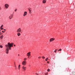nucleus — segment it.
I'll use <instances>...</instances> for the list:
<instances>
[{
	"label": "nucleus",
	"instance_id": "obj_1",
	"mask_svg": "<svg viewBox=\"0 0 75 75\" xmlns=\"http://www.w3.org/2000/svg\"><path fill=\"white\" fill-rule=\"evenodd\" d=\"M13 44H14V43H10V42H8V45H5V47H6V54H8V51H9V50H11V47H13Z\"/></svg>",
	"mask_w": 75,
	"mask_h": 75
},
{
	"label": "nucleus",
	"instance_id": "obj_2",
	"mask_svg": "<svg viewBox=\"0 0 75 75\" xmlns=\"http://www.w3.org/2000/svg\"><path fill=\"white\" fill-rule=\"evenodd\" d=\"M22 64L23 66H25L27 64V62L26 61H23L22 62Z\"/></svg>",
	"mask_w": 75,
	"mask_h": 75
},
{
	"label": "nucleus",
	"instance_id": "obj_3",
	"mask_svg": "<svg viewBox=\"0 0 75 75\" xmlns=\"http://www.w3.org/2000/svg\"><path fill=\"white\" fill-rule=\"evenodd\" d=\"M21 31V29L20 28H19L16 31V32L18 33H20V32Z\"/></svg>",
	"mask_w": 75,
	"mask_h": 75
},
{
	"label": "nucleus",
	"instance_id": "obj_4",
	"mask_svg": "<svg viewBox=\"0 0 75 75\" xmlns=\"http://www.w3.org/2000/svg\"><path fill=\"white\" fill-rule=\"evenodd\" d=\"M31 52H29L27 54V56L28 57V58H29V57L31 55Z\"/></svg>",
	"mask_w": 75,
	"mask_h": 75
},
{
	"label": "nucleus",
	"instance_id": "obj_5",
	"mask_svg": "<svg viewBox=\"0 0 75 75\" xmlns=\"http://www.w3.org/2000/svg\"><path fill=\"white\" fill-rule=\"evenodd\" d=\"M22 68L23 69V71H26V69H27V67H24V66H23L22 67Z\"/></svg>",
	"mask_w": 75,
	"mask_h": 75
},
{
	"label": "nucleus",
	"instance_id": "obj_6",
	"mask_svg": "<svg viewBox=\"0 0 75 75\" xmlns=\"http://www.w3.org/2000/svg\"><path fill=\"white\" fill-rule=\"evenodd\" d=\"M55 40V38H51L50 40V42H52L54 41Z\"/></svg>",
	"mask_w": 75,
	"mask_h": 75
},
{
	"label": "nucleus",
	"instance_id": "obj_7",
	"mask_svg": "<svg viewBox=\"0 0 75 75\" xmlns=\"http://www.w3.org/2000/svg\"><path fill=\"white\" fill-rule=\"evenodd\" d=\"M5 6L6 8H8V7H9V5L7 4H6L5 5Z\"/></svg>",
	"mask_w": 75,
	"mask_h": 75
},
{
	"label": "nucleus",
	"instance_id": "obj_8",
	"mask_svg": "<svg viewBox=\"0 0 75 75\" xmlns=\"http://www.w3.org/2000/svg\"><path fill=\"white\" fill-rule=\"evenodd\" d=\"M27 12L26 11L24 12V14L23 15L24 17H25V16L27 15Z\"/></svg>",
	"mask_w": 75,
	"mask_h": 75
},
{
	"label": "nucleus",
	"instance_id": "obj_9",
	"mask_svg": "<svg viewBox=\"0 0 75 75\" xmlns=\"http://www.w3.org/2000/svg\"><path fill=\"white\" fill-rule=\"evenodd\" d=\"M9 18L10 19H12L13 18V15H11L9 17Z\"/></svg>",
	"mask_w": 75,
	"mask_h": 75
},
{
	"label": "nucleus",
	"instance_id": "obj_10",
	"mask_svg": "<svg viewBox=\"0 0 75 75\" xmlns=\"http://www.w3.org/2000/svg\"><path fill=\"white\" fill-rule=\"evenodd\" d=\"M46 1H47V0H43L42 3H46Z\"/></svg>",
	"mask_w": 75,
	"mask_h": 75
},
{
	"label": "nucleus",
	"instance_id": "obj_11",
	"mask_svg": "<svg viewBox=\"0 0 75 75\" xmlns=\"http://www.w3.org/2000/svg\"><path fill=\"white\" fill-rule=\"evenodd\" d=\"M1 40H3V35L1 36L0 37Z\"/></svg>",
	"mask_w": 75,
	"mask_h": 75
},
{
	"label": "nucleus",
	"instance_id": "obj_12",
	"mask_svg": "<svg viewBox=\"0 0 75 75\" xmlns=\"http://www.w3.org/2000/svg\"><path fill=\"white\" fill-rule=\"evenodd\" d=\"M17 35L18 36H20V35H21V34H20V33H17Z\"/></svg>",
	"mask_w": 75,
	"mask_h": 75
},
{
	"label": "nucleus",
	"instance_id": "obj_13",
	"mask_svg": "<svg viewBox=\"0 0 75 75\" xmlns=\"http://www.w3.org/2000/svg\"><path fill=\"white\" fill-rule=\"evenodd\" d=\"M27 58H25L23 59V60H24V61H26L27 60Z\"/></svg>",
	"mask_w": 75,
	"mask_h": 75
},
{
	"label": "nucleus",
	"instance_id": "obj_14",
	"mask_svg": "<svg viewBox=\"0 0 75 75\" xmlns=\"http://www.w3.org/2000/svg\"><path fill=\"white\" fill-rule=\"evenodd\" d=\"M29 13L30 14H31V10L30 9H29Z\"/></svg>",
	"mask_w": 75,
	"mask_h": 75
},
{
	"label": "nucleus",
	"instance_id": "obj_15",
	"mask_svg": "<svg viewBox=\"0 0 75 75\" xmlns=\"http://www.w3.org/2000/svg\"><path fill=\"white\" fill-rule=\"evenodd\" d=\"M0 48H3V46H2V45H0Z\"/></svg>",
	"mask_w": 75,
	"mask_h": 75
},
{
	"label": "nucleus",
	"instance_id": "obj_16",
	"mask_svg": "<svg viewBox=\"0 0 75 75\" xmlns=\"http://www.w3.org/2000/svg\"><path fill=\"white\" fill-rule=\"evenodd\" d=\"M58 51H62V49H60Z\"/></svg>",
	"mask_w": 75,
	"mask_h": 75
},
{
	"label": "nucleus",
	"instance_id": "obj_17",
	"mask_svg": "<svg viewBox=\"0 0 75 75\" xmlns=\"http://www.w3.org/2000/svg\"><path fill=\"white\" fill-rule=\"evenodd\" d=\"M48 58H47L45 60V61H47V60H48Z\"/></svg>",
	"mask_w": 75,
	"mask_h": 75
},
{
	"label": "nucleus",
	"instance_id": "obj_18",
	"mask_svg": "<svg viewBox=\"0 0 75 75\" xmlns=\"http://www.w3.org/2000/svg\"><path fill=\"white\" fill-rule=\"evenodd\" d=\"M50 69H47V71H48V72H50Z\"/></svg>",
	"mask_w": 75,
	"mask_h": 75
},
{
	"label": "nucleus",
	"instance_id": "obj_19",
	"mask_svg": "<svg viewBox=\"0 0 75 75\" xmlns=\"http://www.w3.org/2000/svg\"><path fill=\"white\" fill-rule=\"evenodd\" d=\"M1 28V30H3V28Z\"/></svg>",
	"mask_w": 75,
	"mask_h": 75
},
{
	"label": "nucleus",
	"instance_id": "obj_20",
	"mask_svg": "<svg viewBox=\"0 0 75 75\" xmlns=\"http://www.w3.org/2000/svg\"><path fill=\"white\" fill-rule=\"evenodd\" d=\"M3 27V25H2L1 26L0 28H2V27Z\"/></svg>",
	"mask_w": 75,
	"mask_h": 75
},
{
	"label": "nucleus",
	"instance_id": "obj_21",
	"mask_svg": "<svg viewBox=\"0 0 75 75\" xmlns=\"http://www.w3.org/2000/svg\"><path fill=\"white\" fill-rule=\"evenodd\" d=\"M42 59H44L45 58V57H42Z\"/></svg>",
	"mask_w": 75,
	"mask_h": 75
},
{
	"label": "nucleus",
	"instance_id": "obj_22",
	"mask_svg": "<svg viewBox=\"0 0 75 75\" xmlns=\"http://www.w3.org/2000/svg\"><path fill=\"white\" fill-rule=\"evenodd\" d=\"M20 66H21L20 65H19L18 66V67H19H19L20 68Z\"/></svg>",
	"mask_w": 75,
	"mask_h": 75
},
{
	"label": "nucleus",
	"instance_id": "obj_23",
	"mask_svg": "<svg viewBox=\"0 0 75 75\" xmlns=\"http://www.w3.org/2000/svg\"><path fill=\"white\" fill-rule=\"evenodd\" d=\"M1 34H2V33H1V32H0V35H1Z\"/></svg>",
	"mask_w": 75,
	"mask_h": 75
},
{
	"label": "nucleus",
	"instance_id": "obj_24",
	"mask_svg": "<svg viewBox=\"0 0 75 75\" xmlns=\"http://www.w3.org/2000/svg\"><path fill=\"white\" fill-rule=\"evenodd\" d=\"M15 69H17V68L16 67V66H15Z\"/></svg>",
	"mask_w": 75,
	"mask_h": 75
},
{
	"label": "nucleus",
	"instance_id": "obj_25",
	"mask_svg": "<svg viewBox=\"0 0 75 75\" xmlns=\"http://www.w3.org/2000/svg\"><path fill=\"white\" fill-rule=\"evenodd\" d=\"M48 74V73H46V74H45V75H47Z\"/></svg>",
	"mask_w": 75,
	"mask_h": 75
},
{
	"label": "nucleus",
	"instance_id": "obj_26",
	"mask_svg": "<svg viewBox=\"0 0 75 75\" xmlns=\"http://www.w3.org/2000/svg\"><path fill=\"white\" fill-rule=\"evenodd\" d=\"M54 52H55V53H56L57 52L56 50H55Z\"/></svg>",
	"mask_w": 75,
	"mask_h": 75
},
{
	"label": "nucleus",
	"instance_id": "obj_27",
	"mask_svg": "<svg viewBox=\"0 0 75 75\" xmlns=\"http://www.w3.org/2000/svg\"><path fill=\"white\" fill-rule=\"evenodd\" d=\"M17 11V9H16L15 10V11Z\"/></svg>",
	"mask_w": 75,
	"mask_h": 75
},
{
	"label": "nucleus",
	"instance_id": "obj_28",
	"mask_svg": "<svg viewBox=\"0 0 75 75\" xmlns=\"http://www.w3.org/2000/svg\"><path fill=\"white\" fill-rule=\"evenodd\" d=\"M2 31L3 32V33H5V31Z\"/></svg>",
	"mask_w": 75,
	"mask_h": 75
},
{
	"label": "nucleus",
	"instance_id": "obj_29",
	"mask_svg": "<svg viewBox=\"0 0 75 75\" xmlns=\"http://www.w3.org/2000/svg\"><path fill=\"white\" fill-rule=\"evenodd\" d=\"M41 58V57H38V58Z\"/></svg>",
	"mask_w": 75,
	"mask_h": 75
},
{
	"label": "nucleus",
	"instance_id": "obj_30",
	"mask_svg": "<svg viewBox=\"0 0 75 75\" xmlns=\"http://www.w3.org/2000/svg\"><path fill=\"white\" fill-rule=\"evenodd\" d=\"M18 68L19 70H20V67H18Z\"/></svg>",
	"mask_w": 75,
	"mask_h": 75
},
{
	"label": "nucleus",
	"instance_id": "obj_31",
	"mask_svg": "<svg viewBox=\"0 0 75 75\" xmlns=\"http://www.w3.org/2000/svg\"><path fill=\"white\" fill-rule=\"evenodd\" d=\"M49 62H47V64H49Z\"/></svg>",
	"mask_w": 75,
	"mask_h": 75
},
{
	"label": "nucleus",
	"instance_id": "obj_32",
	"mask_svg": "<svg viewBox=\"0 0 75 75\" xmlns=\"http://www.w3.org/2000/svg\"><path fill=\"white\" fill-rule=\"evenodd\" d=\"M4 31H6V29H4Z\"/></svg>",
	"mask_w": 75,
	"mask_h": 75
},
{
	"label": "nucleus",
	"instance_id": "obj_33",
	"mask_svg": "<svg viewBox=\"0 0 75 75\" xmlns=\"http://www.w3.org/2000/svg\"><path fill=\"white\" fill-rule=\"evenodd\" d=\"M36 75H39V74H37V73H36Z\"/></svg>",
	"mask_w": 75,
	"mask_h": 75
},
{
	"label": "nucleus",
	"instance_id": "obj_34",
	"mask_svg": "<svg viewBox=\"0 0 75 75\" xmlns=\"http://www.w3.org/2000/svg\"><path fill=\"white\" fill-rule=\"evenodd\" d=\"M14 47H15V46H16V45H14Z\"/></svg>",
	"mask_w": 75,
	"mask_h": 75
},
{
	"label": "nucleus",
	"instance_id": "obj_35",
	"mask_svg": "<svg viewBox=\"0 0 75 75\" xmlns=\"http://www.w3.org/2000/svg\"><path fill=\"white\" fill-rule=\"evenodd\" d=\"M18 56H19V55H20V54H18Z\"/></svg>",
	"mask_w": 75,
	"mask_h": 75
},
{
	"label": "nucleus",
	"instance_id": "obj_36",
	"mask_svg": "<svg viewBox=\"0 0 75 75\" xmlns=\"http://www.w3.org/2000/svg\"><path fill=\"white\" fill-rule=\"evenodd\" d=\"M0 9H1V7H0Z\"/></svg>",
	"mask_w": 75,
	"mask_h": 75
},
{
	"label": "nucleus",
	"instance_id": "obj_37",
	"mask_svg": "<svg viewBox=\"0 0 75 75\" xmlns=\"http://www.w3.org/2000/svg\"><path fill=\"white\" fill-rule=\"evenodd\" d=\"M57 51L58 50H56Z\"/></svg>",
	"mask_w": 75,
	"mask_h": 75
},
{
	"label": "nucleus",
	"instance_id": "obj_38",
	"mask_svg": "<svg viewBox=\"0 0 75 75\" xmlns=\"http://www.w3.org/2000/svg\"><path fill=\"white\" fill-rule=\"evenodd\" d=\"M1 30H0V31Z\"/></svg>",
	"mask_w": 75,
	"mask_h": 75
}]
</instances>
